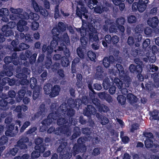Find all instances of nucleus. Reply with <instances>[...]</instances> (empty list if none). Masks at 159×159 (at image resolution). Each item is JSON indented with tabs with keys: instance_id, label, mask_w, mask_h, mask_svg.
Returning <instances> with one entry per match:
<instances>
[{
	"instance_id": "39448f33",
	"label": "nucleus",
	"mask_w": 159,
	"mask_h": 159,
	"mask_svg": "<svg viewBox=\"0 0 159 159\" xmlns=\"http://www.w3.org/2000/svg\"><path fill=\"white\" fill-rule=\"evenodd\" d=\"M36 144L34 148L36 151H33L31 154V157L34 159L38 158L40 156V153H43L47 147L46 144L43 143V139L39 137L35 140Z\"/></svg>"
},
{
	"instance_id": "4be33fe9",
	"label": "nucleus",
	"mask_w": 159,
	"mask_h": 159,
	"mask_svg": "<svg viewBox=\"0 0 159 159\" xmlns=\"http://www.w3.org/2000/svg\"><path fill=\"white\" fill-rule=\"evenodd\" d=\"M129 69L131 73L137 74L138 73L142 72L143 67L141 65H135L131 64L130 65Z\"/></svg>"
},
{
	"instance_id": "37998d69",
	"label": "nucleus",
	"mask_w": 159,
	"mask_h": 159,
	"mask_svg": "<svg viewBox=\"0 0 159 159\" xmlns=\"http://www.w3.org/2000/svg\"><path fill=\"white\" fill-rule=\"evenodd\" d=\"M3 67L6 70L5 74L8 76L11 77L13 75L12 72L13 68L11 66H8L6 65H3Z\"/></svg>"
},
{
	"instance_id": "49530a36",
	"label": "nucleus",
	"mask_w": 159,
	"mask_h": 159,
	"mask_svg": "<svg viewBox=\"0 0 159 159\" xmlns=\"http://www.w3.org/2000/svg\"><path fill=\"white\" fill-rule=\"evenodd\" d=\"M70 62L68 58L65 57H62L61 59V66L64 67H67L70 65Z\"/></svg>"
},
{
	"instance_id": "052dcab7",
	"label": "nucleus",
	"mask_w": 159,
	"mask_h": 159,
	"mask_svg": "<svg viewBox=\"0 0 159 159\" xmlns=\"http://www.w3.org/2000/svg\"><path fill=\"white\" fill-rule=\"evenodd\" d=\"M61 39L63 42H65L66 44L70 43L69 38L66 33H65L63 34Z\"/></svg>"
},
{
	"instance_id": "79ce46f5",
	"label": "nucleus",
	"mask_w": 159,
	"mask_h": 159,
	"mask_svg": "<svg viewBox=\"0 0 159 159\" xmlns=\"http://www.w3.org/2000/svg\"><path fill=\"white\" fill-rule=\"evenodd\" d=\"M52 87V84L49 83H46L43 86L45 93L47 95H49L50 93Z\"/></svg>"
},
{
	"instance_id": "9d476101",
	"label": "nucleus",
	"mask_w": 159,
	"mask_h": 159,
	"mask_svg": "<svg viewBox=\"0 0 159 159\" xmlns=\"http://www.w3.org/2000/svg\"><path fill=\"white\" fill-rule=\"evenodd\" d=\"M0 97L2 99H0V107L4 110H6L8 108L7 106L8 104L12 105L15 103V100L13 99H8L7 95L2 93Z\"/></svg>"
},
{
	"instance_id": "423d86ee",
	"label": "nucleus",
	"mask_w": 159,
	"mask_h": 159,
	"mask_svg": "<svg viewBox=\"0 0 159 159\" xmlns=\"http://www.w3.org/2000/svg\"><path fill=\"white\" fill-rule=\"evenodd\" d=\"M67 144V142H62L57 149V152L61 159H70L72 157L70 148L66 147Z\"/></svg>"
},
{
	"instance_id": "a19ab883",
	"label": "nucleus",
	"mask_w": 159,
	"mask_h": 159,
	"mask_svg": "<svg viewBox=\"0 0 159 159\" xmlns=\"http://www.w3.org/2000/svg\"><path fill=\"white\" fill-rule=\"evenodd\" d=\"M113 84L112 82H111L108 78H105L103 80L102 86L104 88L107 90Z\"/></svg>"
},
{
	"instance_id": "c03bdc74",
	"label": "nucleus",
	"mask_w": 159,
	"mask_h": 159,
	"mask_svg": "<svg viewBox=\"0 0 159 159\" xmlns=\"http://www.w3.org/2000/svg\"><path fill=\"white\" fill-rule=\"evenodd\" d=\"M9 14V11L6 8H2L0 9V16L5 19H7L6 17L8 16Z\"/></svg>"
},
{
	"instance_id": "1a4fd4ad",
	"label": "nucleus",
	"mask_w": 159,
	"mask_h": 159,
	"mask_svg": "<svg viewBox=\"0 0 159 159\" xmlns=\"http://www.w3.org/2000/svg\"><path fill=\"white\" fill-rule=\"evenodd\" d=\"M15 128V125L11 124L7 126V129L5 131V134L6 136H2L0 138V146H2L7 143L8 140V138L7 136L13 137L14 134L13 132Z\"/></svg>"
},
{
	"instance_id": "4d7b16f0",
	"label": "nucleus",
	"mask_w": 159,
	"mask_h": 159,
	"mask_svg": "<svg viewBox=\"0 0 159 159\" xmlns=\"http://www.w3.org/2000/svg\"><path fill=\"white\" fill-rule=\"evenodd\" d=\"M138 3H139L138 4V11L139 12H143L146 7L147 4L143 2L140 3L139 2H138Z\"/></svg>"
},
{
	"instance_id": "7c9ffc66",
	"label": "nucleus",
	"mask_w": 159,
	"mask_h": 159,
	"mask_svg": "<svg viewBox=\"0 0 159 159\" xmlns=\"http://www.w3.org/2000/svg\"><path fill=\"white\" fill-rule=\"evenodd\" d=\"M73 134L70 137L71 140H74L80 136L81 134L80 128L78 126H75L73 129Z\"/></svg>"
},
{
	"instance_id": "4c0bfd02",
	"label": "nucleus",
	"mask_w": 159,
	"mask_h": 159,
	"mask_svg": "<svg viewBox=\"0 0 159 159\" xmlns=\"http://www.w3.org/2000/svg\"><path fill=\"white\" fill-rule=\"evenodd\" d=\"M47 111V109L46 108L45 104L42 103L39 107L38 113L40 114V115L43 116L45 115Z\"/></svg>"
},
{
	"instance_id": "72a5a7b5",
	"label": "nucleus",
	"mask_w": 159,
	"mask_h": 159,
	"mask_svg": "<svg viewBox=\"0 0 159 159\" xmlns=\"http://www.w3.org/2000/svg\"><path fill=\"white\" fill-rule=\"evenodd\" d=\"M152 77L153 79L154 86L157 88L159 87V72L152 74Z\"/></svg>"
},
{
	"instance_id": "f704fd0d",
	"label": "nucleus",
	"mask_w": 159,
	"mask_h": 159,
	"mask_svg": "<svg viewBox=\"0 0 159 159\" xmlns=\"http://www.w3.org/2000/svg\"><path fill=\"white\" fill-rule=\"evenodd\" d=\"M126 98L129 102L131 104L137 102L138 98L132 93H129L126 96Z\"/></svg>"
},
{
	"instance_id": "864d4df0",
	"label": "nucleus",
	"mask_w": 159,
	"mask_h": 159,
	"mask_svg": "<svg viewBox=\"0 0 159 159\" xmlns=\"http://www.w3.org/2000/svg\"><path fill=\"white\" fill-rule=\"evenodd\" d=\"M153 141L152 139H146L144 141L145 146L147 148H150L153 146Z\"/></svg>"
},
{
	"instance_id": "a878e982",
	"label": "nucleus",
	"mask_w": 159,
	"mask_h": 159,
	"mask_svg": "<svg viewBox=\"0 0 159 159\" xmlns=\"http://www.w3.org/2000/svg\"><path fill=\"white\" fill-rule=\"evenodd\" d=\"M148 25L153 29L156 28L159 23V20L157 16L149 18L147 21Z\"/></svg>"
},
{
	"instance_id": "412c9836",
	"label": "nucleus",
	"mask_w": 159,
	"mask_h": 159,
	"mask_svg": "<svg viewBox=\"0 0 159 159\" xmlns=\"http://www.w3.org/2000/svg\"><path fill=\"white\" fill-rule=\"evenodd\" d=\"M91 97L89 98L87 96H82L81 99H78L76 100V105H77V103L78 102V105L79 107L82 104L86 105L89 103H91Z\"/></svg>"
},
{
	"instance_id": "b1692460",
	"label": "nucleus",
	"mask_w": 159,
	"mask_h": 159,
	"mask_svg": "<svg viewBox=\"0 0 159 159\" xmlns=\"http://www.w3.org/2000/svg\"><path fill=\"white\" fill-rule=\"evenodd\" d=\"M125 0H112L113 3L115 5V7L117 9L116 12L119 10L120 11H122L125 8V4L122 2Z\"/></svg>"
},
{
	"instance_id": "5701e85b",
	"label": "nucleus",
	"mask_w": 159,
	"mask_h": 159,
	"mask_svg": "<svg viewBox=\"0 0 159 159\" xmlns=\"http://www.w3.org/2000/svg\"><path fill=\"white\" fill-rule=\"evenodd\" d=\"M2 34L4 36L9 37V36H14V32L12 30L8 28V25H4L2 28Z\"/></svg>"
},
{
	"instance_id": "dca6fc26",
	"label": "nucleus",
	"mask_w": 159,
	"mask_h": 159,
	"mask_svg": "<svg viewBox=\"0 0 159 159\" xmlns=\"http://www.w3.org/2000/svg\"><path fill=\"white\" fill-rule=\"evenodd\" d=\"M105 40L107 42L108 44H112L115 46H117V44L119 41V37L116 35L111 37L109 34H107L105 36Z\"/></svg>"
},
{
	"instance_id": "ea45409f",
	"label": "nucleus",
	"mask_w": 159,
	"mask_h": 159,
	"mask_svg": "<svg viewBox=\"0 0 159 159\" xmlns=\"http://www.w3.org/2000/svg\"><path fill=\"white\" fill-rule=\"evenodd\" d=\"M19 43V39L17 38H16L13 40L11 43V45L12 47V48L14 51L16 52L18 51V46Z\"/></svg>"
},
{
	"instance_id": "a211bd4d",
	"label": "nucleus",
	"mask_w": 159,
	"mask_h": 159,
	"mask_svg": "<svg viewBox=\"0 0 159 159\" xmlns=\"http://www.w3.org/2000/svg\"><path fill=\"white\" fill-rule=\"evenodd\" d=\"M125 21V18L123 17L117 18L116 20V24L118 26L119 31L122 33L125 32V28L124 25Z\"/></svg>"
},
{
	"instance_id": "473e14b6",
	"label": "nucleus",
	"mask_w": 159,
	"mask_h": 159,
	"mask_svg": "<svg viewBox=\"0 0 159 159\" xmlns=\"http://www.w3.org/2000/svg\"><path fill=\"white\" fill-rule=\"evenodd\" d=\"M88 38L89 42H98L99 41V38L98 33L94 34L89 33Z\"/></svg>"
},
{
	"instance_id": "20e7f679",
	"label": "nucleus",
	"mask_w": 159,
	"mask_h": 159,
	"mask_svg": "<svg viewBox=\"0 0 159 159\" xmlns=\"http://www.w3.org/2000/svg\"><path fill=\"white\" fill-rule=\"evenodd\" d=\"M58 112L63 116H67L69 118V122L71 124L75 125L76 124V120L72 117L75 114V111L72 108H68L66 103L61 104L58 108Z\"/></svg>"
},
{
	"instance_id": "aec40b11",
	"label": "nucleus",
	"mask_w": 159,
	"mask_h": 159,
	"mask_svg": "<svg viewBox=\"0 0 159 159\" xmlns=\"http://www.w3.org/2000/svg\"><path fill=\"white\" fill-rule=\"evenodd\" d=\"M54 113L57 114V117L56 120H57V123L58 125H63L68 123V120L67 119H66V118L61 117V116L62 115L60 113V112H58V109Z\"/></svg>"
},
{
	"instance_id": "2eb2a0df",
	"label": "nucleus",
	"mask_w": 159,
	"mask_h": 159,
	"mask_svg": "<svg viewBox=\"0 0 159 159\" xmlns=\"http://www.w3.org/2000/svg\"><path fill=\"white\" fill-rule=\"evenodd\" d=\"M57 116V114L52 112L48 115L46 119L43 120L41 123L43 125H50L52 123L53 120H56Z\"/></svg>"
},
{
	"instance_id": "c9c22d12",
	"label": "nucleus",
	"mask_w": 159,
	"mask_h": 159,
	"mask_svg": "<svg viewBox=\"0 0 159 159\" xmlns=\"http://www.w3.org/2000/svg\"><path fill=\"white\" fill-rule=\"evenodd\" d=\"M86 48L80 47L77 49V53L78 56L81 59H84V55L86 52Z\"/></svg>"
},
{
	"instance_id": "0e129e2a",
	"label": "nucleus",
	"mask_w": 159,
	"mask_h": 159,
	"mask_svg": "<svg viewBox=\"0 0 159 159\" xmlns=\"http://www.w3.org/2000/svg\"><path fill=\"white\" fill-rule=\"evenodd\" d=\"M82 131L83 134L88 136H90L92 133L91 128H84L82 129Z\"/></svg>"
},
{
	"instance_id": "ddd939ff",
	"label": "nucleus",
	"mask_w": 159,
	"mask_h": 159,
	"mask_svg": "<svg viewBox=\"0 0 159 159\" xmlns=\"http://www.w3.org/2000/svg\"><path fill=\"white\" fill-rule=\"evenodd\" d=\"M84 2L82 0H79L78 2V5L76 7V14L77 16L81 18L82 16H85V13L88 12V10L86 9Z\"/></svg>"
},
{
	"instance_id": "09e8293b",
	"label": "nucleus",
	"mask_w": 159,
	"mask_h": 159,
	"mask_svg": "<svg viewBox=\"0 0 159 159\" xmlns=\"http://www.w3.org/2000/svg\"><path fill=\"white\" fill-rule=\"evenodd\" d=\"M117 98L119 104L121 105L125 104L126 101V98L125 96L123 95H119L117 96Z\"/></svg>"
},
{
	"instance_id": "5fc2aeb1",
	"label": "nucleus",
	"mask_w": 159,
	"mask_h": 159,
	"mask_svg": "<svg viewBox=\"0 0 159 159\" xmlns=\"http://www.w3.org/2000/svg\"><path fill=\"white\" fill-rule=\"evenodd\" d=\"M39 18V16L36 13L32 12L30 13V19L33 20L34 21L38 20Z\"/></svg>"
},
{
	"instance_id": "9b49d317",
	"label": "nucleus",
	"mask_w": 159,
	"mask_h": 159,
	"mask_svg": "<svg viewBox=\"0 0 159 159\" xmlns=\"http://www.w3.org/2000/svg\"><path fill=\"white\" fill-rule=\"evenodd\" d=\"M31 5L35 11L39 13L40 14L44 17H47L48 15V12L44 7L41 6H39L35 0H31Z\"/></svg>"
},
{
	"instance_id": "4468645a",
	"label": "nucleus",
	"mask_w": 159,
	"mask_h": 159,
	"mask_svg": "<svg viewBox=\"0 0 159 159\" xmlns=\"http://www.w3.org/2000/svg\"><path fill=\"white\" fill-rule=\"evenodd\" d=\"M29 141V139L27 137H24L20 139L17 142L14 147H17L20 150H26L28 148L27 145L26 144Z\"/></svg>"
},
{
	"instance_id": "a18cd8bd",
	"label": "nucleus",
	"mask_w": 159,
	"mask_h": 159,
	"mask_svg": "<svg viewBox=\"0 0 159 159\" xmlns=\"http://www.w3.org/2000/svg\"><path fill=\"white\" fill-rule=\"evenodd\" d=\"M142 39V35L140 33L137 34L134 36V39H135V45L136 47H139L140 44L139 43Z\"/></svg>"
},
{
	"instance_id": "bb28decb",
	"label": "nucleus",
	"mask_w": 159,
	"mask_h": 159,
	"mask_svg": "<svg viewBox=\"0 0 159 159\" xmlns=\"http://www.w3.org/2000/svg\"><path fill=\"white\" fill-rule=\"evenodd\" d=\"M137 48H132L131 49L130 53L134 57H142L143 54V51L139 47Z\"/></svg>"
},
{
	"instance_id": "774afa93",
	"label": "nucleus",
	"mask_w": 159,
	"mask_h": 159,
	"mask_svg": "<svg viewBox=\"0 0 159 159\" xmlns=\"http://www.w3.org/2000/svg\"><path fill=\"white\" fill-rule=\"evenodd\" d=\"M93 97H91V102L95 105L97 108L98 109L101 104L100 103L99 100L97 98H94L93 99Z\"/></svg>"
},
{
	"instance_id": "13d9d810",
	"label": "nucleus",
	"mask_w": 159,
	"mask_h": 159,
	"mask_svg": "<svg viewBox=\"0 0 159 159\" xmlns=\"http://www.w3.org/2000/svg\"><path fill=\"white\" fill-rule=\"evenodd\" d=\"M127 21L129 23H134L136 22L137 19L135 16L131 15L128 16L127 18Z\"/></svg>"
},
{
	"instance_id": "e2e57ef3",
	"label": "nucleus",
	"mask_w": 159,
	"mask_h": 159,
	"mask_svg": "<svg viewBox=\"0 0 159 159\" xmlns=\"http://www.w3.org/2000/svg\"><path fill=\"white\" fill-rule=\"evenodd\" d=\"M153 31V30L152 29L148 27L145 28L144 30L145 34L149 37H150L152 36V33Z\"/></svg>"
},
{
	"instance_id": "6ab92c4d",
	"label": "nucleus",
	"mask_w": 159,
	"mask_h": 159,
	"mask_svg": "<svg viewBox=\"0 0 159 159\" xmlns=\"http://www.w3.org/2000/svg\"><path fill=\"white\" fill-rule=\"evenodd\" d=\"M19 148L17 147H14L12 148H10L7 150H5L4 152L5 158L11 157L12 156H15L19 151Z\"/></svg>"
},
{
	"instance_id": "3c124183",
	"label": "nucleus",
	"mask_w": 159,
	"mask_h": 159,
	"mask_svg": "<svg viewBox=\"0 0 159 159\" xmlns=\"http://www.w3.org/2000/svg\"><path fill=\"white\" fill-rule=\"evenodd\" d=\"M30 13L29 14L26 12H22V13H20L18 17L21 20H28L30 19Z\"/></svg>"
},
{
	"instance_id": "0eeeda50",
	"label": "nucleus",
	"mask_w": 159,
	"mask_h": 159,
	"mask_svg": "<svg viewBox=\"0 0 159 159\" xmlns=\"http://www.w3.org/2000/svg\"><path fill=\"white\" fill-rule=\"evenodd\" d=\"M66 30V26L62 22H59L57 25L54 27L51 31L52 35V42L55 40V39L59 41L60 34H62Z\"/></svg>"
},
{
	"instance_id": "c756f323",
	"label": "nucleus",
	"mask_w": 159,
	"mask_h": 159,
	"mask_svg": "<svg viewBox=\"0 0 159 159\" xmlns=\"http://www.w3.org/2000/svg\"><path fill=\"white\" fill-rule=\"evenodd\" d=\"M58 134V135L60 134H67L69 132L70 130L69 126L67 125H62L60 127H57Z\"/></svg>"
},
{
	"instance_id": "f257e3e1",
	"label": "nucleus",
	"mask_w": 159,
	"mask_h": 159,
	"mask_svg": "<svg viewBox=\"0 0 159 159\" xmlns=\"http://www.w3.org/2000/svg\"><path fill=\"white\" fill-rule=\"evenodd\" d=\"M116 66L120 74V79L116 78L114 79V82L121 93L127 96L129 93L126 88L129 86L130 83V78L126 74L121 65L116 64Z\"/></svg>"
},
{
	"instance_id": "338daca9",
	"label": "nucleus",
	"mask_w": 159,
	"mask_h": 159,
	"mask_svg": "<svg viewBox=\"0 0 159 159\" xmlns=\"http://www.w3.org/2000/svg\"><path fill=\"white\" fill-rule=\"evenodd\" d=\"M59 5H57L55 8L54 18L56 19L60 17L61 15L59 10Z\"/></svg>"
},
{
	"instance_id": "6e6552de",
	"label": "nucleus",
	"mask_w": 159,
	"mask_h": 159,
	"mask_svg": "<svg viewBox=\"0 0 159 159\" xmlns=\"http://www.w3.org/2000/svg\"><path fill=\"white\" fill-rule=\"evenodd\" d=\"M86 137H80L77 140V143L74 144L73 148V153L74 156L79 153L80 152H85L86 150L85 143Z\"/></svg>"
},
{
	"instance_id": "2f4dec72",
	"label": "nucleus",
	"mask_w": 159,
	"mask_h": 159,
	"mask_svg": "<svg viewBox=\"0 0 159 159\" xmlns=\"http://www.w3.org/2000/svg\"><path fill=\"white\" fill-rule=\"evenodd\" d=\"M103 72V70L101 67H98L95 74V78L98 80H103L104 77Z\"/></svg>"
},
{
	"instance_id": "de8ad7c7",
	"label": "nucleus",
	"mask_w": 159,
	"mask_h": 159,
	"mask_svg": "<svg viewBox=\"0 0 159 159\" xmlns=\"http://www.w3.org/2000/svg\"><path fill=\"white\" fill-rule=\"evenodd\" d=\"M10 11L12 13L15 14L16 16L18 17L20 13H22L23 10L22 9L20 8L15 9L11 7L10 8Z\"/></svg>"
},
{
	"instance_id": "680f3d73",
	"label": "nucleus",
	"mask_w": 159,
	"mask_h": 159,
	"mask_svg": "<svg viewBox=\"0 0 159 159\" xmlns=\"http://www.w3.org/2000/svg\"><path fill=\"white\" fill-rule=\"evenodd\" d=\"M154 53H149L147 56V58L150 62L153 63L155 62L156 60V57Z\"/></svg>"
},
{
	"instance_id": "393cba45",
	"label": "nucleus",
	"mask_w": 159,
	"mask_h": 159,
	"mask_svg": "<svg viewBox=\"0 0 159 159\" xmlns=\"http://www.w3.org/2000/svg\"><path fill=\"white\" fill-rule=\"evenodd\" d=\"M60 90L61 88L59 85H54L52 87L50 93L49 94V97L51 98H52L58 96L59 94Z\"/></svg>"
},
{
	"instance_id": "f8f14e48",
	"label": "nucleus",
	"mask_w": 159,
	"mask_h": 159,
	"mask_svg": "<svg viewBox=\"0 0 159 159\" xmlns=\"http://www.w3.org/2000/svg\"><path fill=\"white\" fill-rule=\"evenodd\" d=\"M55 40L53 41L52 43V40L50 45L47 46L46 44H44L42 47V51L44 52H47V55L48 56L50 55L53 51V49L56 48L57 47L59 41L55 39Z\"/></svg>"
},
{
	"instance_id": "bf43d9fd",
	"label": "nucleus",
	"mask_w": 159,
	"mask_h": 159,
	"mask_svg": "<svg viewBox=\"0 0 159 159\" xmlns=\"http://www.w3.org/2000/svg\"><path fill=\"white\" fill-rule=\"evenodd\" d=\"M93 83L91 82H90L88 84V87L91 91L89 92V96L90 97H92L94 96V94H95V92L94 90L92 87Z\"/></svg>"
},
{
	"instance_id": "603ef678",
	"label": "nucleus",
	"mask_w": 159,
	"mask_h": 159,
	"mask_svg": "<svg viewBox=\"0 0 159 159\" xmlns=\"http://www.w3.org/2000/svg\"><path fill=\"white\" fill-rule=\"evenodd\" d=\"M87 56L91 61H94L96 58V54L94 52L92 51H89L87 52Z\"/></svg>"
},
{
	"instance_id": "7ed1b4c3",
	"label": "nucleus",
	"mask_w": 159,
	"mask_h": 159,
	"mask_svg": "<svg viewBox=\"0 0 159 159\" xmlns=\"http://www.w3.org/2000/svg\"><path fill=\"white\" fill-rule=\"evenodd\" d=\"M30 48V45L24 43H21L19 45L18 51L26 50L25 53H21L20 55V57L21 60L26 61L28 60L30 63L32 64L35 62L37 54L36 53H32V51L31 50H27Z\"/></svg>"
},
{
	"instance_id": "8fccbe9b",
	"label": "nucleus",
	"mask_w": 159,
	"mask_h": 159,
	"mask_svg": "<svg viewBox=\"0 0 159 159\" xmlns=\"http://www.w3.org/2000/svg\"><path fill=\"white\" fill-rule=\"evenodd\" d=\"M98 109V111L101 113H107L109 110L108 107L103 104H101Z\"/></svg>"
},
{
	"instance_id": "e433bc0d",
	"label": "nucleus",
	"mask_w": 159,
	"mask_h": 159,
	"mask_svg": "<svg viewBox=\"0 0 159 159\" xmlns=\"http://www.w3.org/2000/svg\"><path fill=\"white\" fill-rule=\"evenodd\" d=\"M26 93V91L25 89H21L20 90L18 93V95L17 96L16 100L18 102H20L23 98Z\"/></svg>"
},
{
	"instance_id": "f3484780",
	"label": "nucleus",
	"mask_w": 159,
	"mask_h": 159,
	"mask_svg": "<svg viewBox=\"0 0 159 159\" xmlns=\"http://www.w3.org/2000/svg\"><path fill=\"white\" fill-rule=\"evenodd\" d=\"M97 110L93 106L91 105H88L83 110L84 115L88 117H90L92 115H95Z\"/></svg>"
},
{
	"instance_id": "c85d7f7f",
	"label": "nucleus",
	"mask_w": 159,
	"mask_h": 159,
	"mask_svg": "<svg viewBox=\"0 0 159 159\" xmlns=\"http://www.w3.org/2000/svg\"><path fill=\"white\" fill-rule=\"evenodd\" d=\"M98 96L99 98L102 100H105L108 102H111L112 101L111 97L109 94H107L105 92L99 93Z\"/></svg>"
},
{
	"instance_id": "69168bd1",
	"label": "nucleus",
	"mask_w": 159,
	"mask_h": 159,
	"mask_svg": "<svg viewBox=\"0 0 159 159\" xmlns=\"http://www.w3.org/2000/svg\"><path fill=\"white\" fill-rule=\"evenodd\" d=\"M30 122L29 121H26L25 122L20 129V132L21 133L23 132L25 129L30 125Z\"/></svg>"
},
{
	"instance_id": "58836bf2",
	"label": "nucleus",
	"mask_w": 159,
	"mask_h": 159,
	"mask_svg": "<svg viewBox=\"0 0 159 159\" xmlns=\"http://www.w3.org/2000/svg\"><path fill=\"white\" fill-rule=\"evenodd\" d=\"M108 8L103 6H96L94 8V11L97 13L101 14L104 11H107Z\"/></svg>"
},
{
	"instance_id": "f03ea898",
	"label": "nucleus",
	"mask_w": 159,
	"mask_h": 159,
	"mask_svg": "<svg viewBox=\"0 0 159 159\" xmlns=\"http://www.w3.org/2000/svg\"><path fill=\"white\" fill-rule=\"evenodd\" d=\"M20 72L16 75V77L20 79V84L22 85H27L30 83L31 89H34L37 83V79L34 77H32L30 79V82L27 79L28 75L30 74V70L26 67H24L21 70L20 68Z\"/></svg>"
},
{
	"instance_id": "cd10ccee",
	"label": "nucleus",
	"mask_w": 159,
	"mask_h": 159,
	"mask_svg": "<svg viewBox=\"0 0 159 159\" xmlns=\"http://www.w3.org/2000/svg\"><path fill=\"white\" fill-rule=\"evenodd\" d=\"M27 24L26 21L23 20H20L17 24V28L18 31L20 32L24 31L25 28L28 27L26 26Z\"/></svg>"
},
{
	"instance_id": "6e6d98bb",
	"label": "nucleus",
	"mask_w": 159,
	"mask_h": 159,
	"mask_svg": "<svg viewBox=\"0 0 159 159\" xmlns=\"http://www.w3.org/2000/svg\"><path fill=\"white\" fill-rule=\"evenodd\" d=\"M119 30V27L115 23L111 24L109 28V30L110 33H116Z\"/></svg>"
}]
</instances>
